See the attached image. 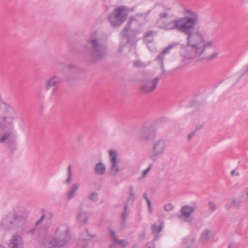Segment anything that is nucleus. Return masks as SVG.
Instances as JSON below:
<instances>
[{"label": "nucleus", "mask_w": 248, "mask_h": 248, "mask_svg": "<svg viewBox=\"0 0 248 248\" xmlns=\"http://www.w3.org/2000/svg\"><path fill=\"white\" fill-rule=\"evenodd\" d=\"M134 200H135L134 193L133 191L131 190L130 192V195H129V197L128 199L127 202L130 204L132 203L133 202Z\"/></svg>", "instance_id": "obj_33"}, {"label": "nucleus", "mask_w": 248, "mask_h": 248, "mask_svg": "<svg viewBox=\"0 0 248 248\" xmlns=\"http://www.w3.org/2000/svg\"><path fill=\"white\" fill-rule=\"evenodd\" d=\"M80 71V69L75 65L70 66V73L75 75Z\"/></svg>", "instance_id": "obj_30"}, {"label": "nucleus", "mask_w": 248, "mask_h": 248, "mask_svg": "<svg viewBox=\"0 0 248 248\" xmlns=\"http://www.w3.org/2000/svg\"><path fill=\"white\" fill-rule=\"evenodd\" d=\"M248 196V190H245L243 191L241 197L245 198Z\"/></svg>", "instance_id": "obj_37"}, {"label": "nucleus", "mask_w": 248, "mask_h": 248, "mask_svg": "<svg viewBox=\"0 0 248 248\" xmlns=\"http://www.w3.org/2000/svg\"><path fill=\"white\" fill-rule=\"evenodd\" d=\"M67 174L72 175V166L69 165L67 168Z\"/></svg>", "instance_id": "obj_39"}, {"label": "nucleus", "mask_w": 248, "mask_h": 248, "mask_svg": "<svg viewBox=\"0 0 248 248\" xmlns=\"http://www.w3.org/2000/svg\"><path fill=\"white\" fill-rule=\"evenodd\" d=\"M135 47L133 46L131 49V51L132 52H133L134 55H135L136 56H138V53L136 52H135Z\"/></svg>", "instance_id": "obj_42"}, {"label": "nucleus", "mask_w": 248, "mask_h": 248, "mask_svg": "<svg viewBox=\"0 0 248 248\" xmlns=\"http://www.w3.org/2000/svg\"><path fill=\"white\" fill-rule=\"evenodd\" d=\"M71 238V232L66 224L59 225L55 231V236L46 233L42 238L40 244L43 248H62L67 245Z\"/></svg>", "instance_id": "obj_3"}, {"label": "nucleus", "mask_w": 248, "mask_h": 248, "mask_svg": "<svg viewBox=\"0 0 248 248\" xmlns=\"http://www.w3.org/2000/svg\"><path fill=\"white\" fill-rule=\"evenodd\" d=\"M235 173V170H232V171H231V175H232V176L234 175Z\"/></svg>", "instance_id": "obj_44"}, {"label": "nucleus", "mask_w": 248, "mask_h": 248, "mask_svg": "<svg viewBox=\"0 0 248 248\" xmlns=\"http://www.w3.org/2000/svg\"><path fill=\"white\" fill-rule=\"evenodd\" d=\"M171 9L167 8L161 12L156 20V26L165 30H176L186 35V45L184 49V59L181 65L184 66L189 63L188 60L197 59L202 56L206 48L211 47L214 44L213 40L206 41L203 34L200 31H194L196 25L199 22L197 13L188 10L187 16L174 20L172 18Z\"/></svg>", "instance_id": "obj_1"}, {"label": "nucleus", "mask_w": 248, "mask_h": 248, "mask_svg": "<svg viewBox=\"0 0 248 248\" xmlns=\"http://www.w3.org/2000/svg\"><path fill=\"white\" fill-rule=\"evenodd\" d=\"M172 45H170L168 47L164 49L156 57V60L158 61L161 69L162 73H165V69L163 64V60L165 54L169 53L170 50L172 48Z\"/></svg>", "instance_id": "obj_19"}, {"label": "nucleus", "mask_w": 248, "mask_h": 248, "mask_svg": "<svg viewBox=\"0 0 248 248\" xmlns=\"http://www.w3.org/2000/svg\"><path fill=\"white\" fill-rule=\"evenodd\" d=\"M94 237H95L94 235L90 234L88 231H85L82 232L80 236V241L86 243Z\"/></svg>", "instance_id": "obj_25"}, {"label": "nucleus", "mask_w": 248, "mask_h": 248, "mask_svg": "<svg viewBox=\"0 0 248 248\" xmlns=\"http://www.w3.org/2000/svg\"><path fill=\"white\" fill-rule=\"evenodd\" d=\"M106 165L102 162H99L94 165V171L96 175H104L106 174Z\"/></svg>", "instance_id": "obj_21"}, {"label": "nucleus", "mask_w": 248, "mask_h": 248, "mask_svg": "<svg viewBox=\"0 0 248 248\" xmlns=\"http://www.w3.org/2000/svg\"><path fill=\"white\" fill-rule=\"evenodd\" d=\"M195 210V208L189 205L183 206L181 209V215L178 217L181 219H183L185 222L191 223L193 218L191 217V215L193 214Z\"/></svg>", "instance_id": "obj_13"}, {"label": "nucleus", "mask_w": 248, "mask_h": 248, "mask_svg": "<svg viewBox=\"0 0 248 248\" xmlns=\"http://www.w3.org/2000/svg\"><path fill=\"white\" fill-rule=\"evenodd\" d=\"M125 45H124L123 46H121L120 47L119 50L121 51L122 50V48Z\"/></svg>", "instance_id": "obj_46"}, {"label": "nucleus", "mask_w": 248, "mask_h": 248, "mask_svg": "<svg viewBox=\"0 0 248 248\" xmlns=\"http://www.w3.org/2000/svg\"><path fill=\"white\" fill-rule=\"evenodd\" d=\"M174 208V206L170 203H168L164 205V209L167 211L169 212L172 210Z\"/></svg>", "instance_id": "obj_34"}, {"label": "nucleus", "mask_w": 248, "mask_h": 248, "mask_svg": "<svg viewBox=\"0 0 248 248\" xmlns=\"http://www.w3.org/2000/svg\"><path fill=\"white\" fill-rule=\"evenodd\" d=\"M72 175L67 174V177L64 181V183L65 184H69L71 182V179H72Z\"/></svg>", "instance_id": "obj_36"}, {"label": "nucleus", "mask_w": 248, "mask_h": 248, "mask_svg": "<svg viewBox=\"0 0 248 248\" xmlns=\"http://www.w3.org/2000/svg\"><path fill=\"white\" fill-rule=\"evenodd\" d=\"M0 143H5L9 148L13 149L16 145V139L12 132H5L0 134Z\"/></svg>", "instance_id": "obj_12"}, {"label": "nucleus", "mask_w": 248, "mask_h": 248, "mask_svg": "<svg viewBox=\"0 0 248 248\" xmlns=\"http://www.w3.org/2000/svg\"><path fill=\"white\" fill-rule=\"evenodd\" d=\"M218 55V53L217 51L213 52L212 53H211L209 56H207V57H202V60H204L207 59V60H211L214 59L216 58Z\"/></svg>", "instance_id": "obj_29"}, {"label": "nucleus", "mask_w": 248, "mask_h": 248, "mask_svg": "<svg viewBox=\"0 0 248 248\" xmlns=\"http://www.w3.org/2000/svg\"><path fill=\"white\" fill-rule=\"evenodd\" d=\"M156 136V130L152 126L143 127L140 131V141L147 142Z\"/></svg>", "instance_id": "obj_11"}, {"label": "nucleus", "mask_w": 248, "mask_h": 248, "mask_svg": "<svg viewBox=\"0 0 248 248\" xmlns=\"http://www.w3.org/2000/svg\"><path fill=\"white\" fill-rule=\"evenodd\" d=\"M108 39L106 34L96 30L92 32L82 46L88 56L93 61H99L107 54L106 42Z\"/></svg>", "instance_id": "obj_2"}, {"label": "nucleus", "mask_w": 248, "mask_h": 248, "mask_svg": "<svg viewBox=\"0 0 248 248\" xmlns=\"http://www.w3.org/2000/svg\"><path fill=\"white\" fill-rule=\"evenodd\" d=\"M166 146V141L165 140L159 139L155 141L150 155V158L154 161L155 160L158 155L163 154L165 152Z\"/></svg>", "instance_id": "obj_10"}, {"label": "nucleus", "mask_w": 248, "mask_h": 248, "mask_svg": "<svg viewBox=\"0 0 248 248\" xmlns=\"http://www.w3.org/2000/svg\"><path fill=\"white\" fill-rule=\"evenodd\" d=\"M160 79V78L157 77L153 78L143 80L140 84V91L145 93H153L156 90Z\"/></svg>", "instance_id": "obj_8"}, {"label": "nucleus", "mask_w": 248, "mask_h": 248, "mask_svg": "<svg viewBox=\"0 0 248 248\" xmlns=\"http://www.w3.org/2000/svg\"><path fill=\"white\" fill-rule=\"evenodd\" d=\"M45 217V215H43L40 217V218L39 219V220L37 221V222H36V224H39L40 223H41L43 220L44 219Z\"/></svg>", "instance_id": "obj_38"}, {"label": "nucleus", "mask_w": 248, "mask_h": 248, "mask_svg": "<svg viewBox=\"0 0 248 248\" xmlns=\"http://www.w3.org/2000/svg\"><path fill=\"white\" fill-rule=\"evenodd\" d=\"M211 229H205L202 233L200 236V241L202 243H207L213 238Z\"/></svg>", "instance_id": "obj_22"}, {"label": "nucleus", "mask_w": 248, "mask_h": 248, "mask_svg": "<svg viewBox=\"0 0 248 248\" xmlns=\"http://www.w3.org/2000/svg\"><path fill=\"white\" fill-rule=\"evenodd\" d=\"M114 247L113 245H111L110 246V248H113Z\"/></svg>", "instance_id": "obj_48"}, {"label": "nucleus", "mask_w": 248, "mask_h": 248, "mask_svg": "<svg viewBox=\"0 0 248 248\" xmlns=\"http://www.w3.org/2000/svg\"><path fill=\"white\" fill-rule=\"evenodd\" d=\"M131 248H138V246H133Z\"/></svg>", "instance_id": "obj_47"}, {"label": "nucleus", "mask_w": 248, "mask_h": 248, "mask_svg": "<svg viewBox=\"0 0 248 248\" xmlns=\"http://www.w3.org/2000/svg\"><path fill=\"white\" fill-rule=\"evenodd\" d=\"M195 239V238L193 235L186 236L182 240L179 248H192Z\"/></svg>", "instance_id": "obj_20"}, {"label": "nucleus", "mask_w": 248, "mask_h": 248, "mask_svg": "<svg viewBox=\"0 0 248 248\" xmlns=\"http://www.w3.org/2000/svg\"><path fill=\"white\" fill-rule=\"evenodd\" d=\"M89 199L93 202H96L99 200V194L97 192H93L89 195Z\"/></svg>", "instance_id": "obj_28"}, {"label": "nucleus", "mask_w": 248, "mask_h": 248, "mask_svg": "<svg viewBox=\"0 0 248 248\" xmlns=\"http://www.w3.org/2000/svg\"><path fill=\"white\" fill-rule=\"evenodd\" d=\"M147 247V248H155L154 245L152 243H149Z\"/></svg>", "instance_id": "obj_43"}, {"label": "nucleus", "mask_w": 248, "mask_h": 248, "mask_svg": "<svg viewBox=\"0 0 248 248\" xmlns=\"http://www.w3.org/2000/svg\"><path fill=\"white\" fill-rule=\"evenodd\" d=\"M27 217L26 212L20 211L15 214L14 217L12 216L6 217L2 220L0 225L2 228L7 230L14 229L19 226L20 232H22L24 230L23 226L26 222Z\"/></svg>", "instance_id": "obj_4"}, {"label": "nucleus", "mask_w": 248, "mask_h": 248, "mask_svg": "<svg viewBox=\"0 0 248 248\" xmlns=\"http://www.w3.org/2000/svg\"><path fill=\"white\" fill-rule=\"evenodd\" d=\"M110 234L112 236L113 240L115 241V238H117V237L116 236L114 232L113 231L111 230L110 231Z\"/></svg>", "instance_id": "obj_41"}, {"label": "nucleus", "mask_w": 248, "mask_h": 248, "mask_svg": "<svg viewBox=\"0 0 248 248\" xmlns=\"http://www.w3.org/2000/svg\"><path fill=\"white\" fill-rule=\"evenodd\" d=\"M151 167H152V165L151 164L148 166V167L146 170H144L143 171L142 174V176L143 178H144L146 176L147 174L150 170Z\"/></svg>", "instance_id": "obj_35"}, {"label": "nucleus", "mask_w": 248, "mask_h": 248, "mask_svg": "<svg viewBox=\"0 0 248 248\" xmlns=\"http://www.w3.org/2000/svg\"><path fill=\"white\" fill-rule=\"evenodd\" d=\"M228 248H231V246L229 245Z\"/></svg>", "instance_id": "obj_49"}, {"label": "nucleus", "mask_w": 248, "mask_h": 248, "mask_svg": "<svg viewBox=\"0 0 248 248\" xmlns=\"http://www.w3.org/2000/svg\"><path fill=\"white\" fill-rule=\"evenodd\" d=\"M117 244L121 246L122 248H125L129 244L128 242L126 240L119 239L117 238H115L114 241Z\"/></svg>", "instance_id": "obj_27"}, {"label": "nucleus", "mask_w": 248, "mask_h": 248, "mask_svg": "<svg viewBox=\"0 0 248 248\" xmlns=\"http://www.w3.org/2000/svg\"><path fill=\"white\" fill-rule=\"evenodd\" d=\"M76 221L81 225H85L88 224L89 217L88 213L85 211H79L76 217Z\"/></svg>", "instance_id": "obj_18"}, {"label": "nucleus", "mask_w": 248, "mask_h": 248, "mask_svg": "<svg viewBox=\"0 0 248 248\" xmlns=\"http://www.w3.org/2000/svg\"><path fill=\"white\" fill-rule=\"evenodd\" d=\"M208 205L211 212H214L217 209V206L216 204L213 202H209Z\"/></svg>", "instance_id": "obj_32"}, {"label": "nucleus", "mask_w": 248, "mask_h": 248, "mask_svg": "<svg viewBox=\"0 0 248 248\" xmlns=\"http://www.w3.org/2000/svg\"><path fill=\"white\" fill-rule=\"evenodd\" d=\"M241 201L239 199H231L226 205V208L229 210L232 207L238 208L241 205Z\"/></svg>", "instance_id": "obj_24"}, {"label": "nucleus", "mask_w": 248, "mask_h": 248, "mask_svg": "<svg viewBox=\"0 0 248 248\" xmlns=\"http://www.w3.org/2000/svg\"><path fill=\"white\" fill-rule=\"evenodd\" d=\"M154 34H155V32L151 31H148L145 33L143 38L144 43L152 51H154L155 49L153 42Z\"/></svg>", "instance_id": "obj_16"}, {"label": "nucleus", "mask_w": 248, "mask_h": 248, "mask_svg": "<svg viewBox=\"0 0 248 248\" xmlns=\"http://www.w3.org/2000/svg\"><path fill=\"white\" fill-rule=\"evenodd\" d=\"M164 227V223L161 222L159 225L156 224H154L152 226V230L153 233L155 235V238L154 240H156L160 237V232L162 231L163 228Z\"/></svg>", "instance_id": "obj_23"}, {"label": "nucleus", "mask_w": 248, "mask_h": 248, "mask_svg": "<svg viewBox=\"0 0 248 248\" xmlns=\"http://www.w3.org/2000/svg\"><path fill=\"white\" fill-rule=\"evenodd\" d=\"M108 156L110 164L109 174L110 176H115L122 170L119 164L120 159L119 158L118 152L114 149H110L108 151Z\"/></svg>", "instance_id": "obj_7"}, {"label": "nucleus", "mask_w": 248, "mask_h": 248, "mask_svg": "<svg viewBox=\"0 0 248 248\" xmlns=\"http://www.w3.org/2000/svg\"><path fill=\"white\" fill-rule=\"evenodd\" d=\"M79 186L80 184L78 182L74 183L71 185L69 187L66 194L67 200H71L76 196L79 188Z\"/></svg>", "instance_id": "obj_17"}, {"label": "nucleus", "mask_w": 248, "mask_h": 248, "mask_svg": "<svg viewBox=\"0 0 248 248\" xmlns=\"http://www.w3.org/2000/svg\"><path fill=\"white\" fill-rule=\"evenodd\" d=\"M48 217H49V218H51L53 217V214H52V213H49V214H48Z\"/></svg>", "instance_id": "obj_45"}, {"label": "nucleus", "mask_w": 248, "mask_h": 248, "mask_svg": "<svg viewBox=\"0 0 248 248\" xmlns=\"http://www.w3.org/2000/svg\"><path fill=\"white\" fill-rule=\"evenodd\" d=\"M239 175V173H236V175Z\"/></svg>", "instance_id": "obj_50"}, {"label": "nucleus", "mask_w": 248, "mask_h": 248, "mask_svg": "<svg viewBox=\"0 0 248 248\" xmlns=\"http://www.w3.org/2000/svg\"><path fill=\"white\" fill-rule=\"evenodd\" d=\"M128 10L127 7L120 6L114 9L108 16V21L113 28L119 27L128 17Z\"/></svg>", "instance_id": "obj_5"}, {"label": "nucleus", "mask_w": 248, "mask_h": 248, "mask_svg": "<svg viewBox=\"0 0 248 248\" xmlns=\"http://www.w3.org/2000/svg\"><path fill=\"white\" fill-rule=\"evenodd\" d=\"M62 82V78L58 75H54L48 79H47L45 83V89L46 91H49L50 88L52 93H55L58 90V86Z\"/></svg>", "instance_id": "obj_9"}, {"label": "nucleus", "mask_w": 248, "mask_h": 248, "mask_svg": "<svg viewBox=\"0 0 248 248\" xmlns=\"http://www.w3.org/2000/svg\"><path fill=\"white\" fill-rule=\"evenodd\" d=\"M143 197L147 201L148 206L149 210L150 213H151L152 212V208H151V202L150 200L148 199V198L147 197V194L146 193H144L143 194Z\"/></svg>", "instance_id": "obj_31"}, {"label": "nucleus", "mask_w": 248, "mask_h": 248, "mask_svg": "<svg viewBox=\"0 0 248 248\" xmlns=\"http://www.w3.org/2000/svg\"><path fill=\"white\" fill-rule=\"evenodd\" d=\"M129 27L124 29L122 33L123 35L128 36L129 37H131L135 35L137 33V31H135L133 29L135 25L139 26V22L138 20H136L133 17H130L129 22Z\"/></svg>", "instance_id": "obj_14"}, {"label": "nucleus", "mask_w": 248, "mask_h": 248, "mask_svg": "<svg viewBox=\"0 0 248 248\" xmlns=\"http://www.w3.org/2000/svg\"><path fill=\"white\" fill-rule=\"evenodd\" d=\"M14 112V109L5 102L0 103V114L2 115L1 124L5 127L11 125L14 120V117L11 114Z\"/></svg>", "instance_id": "obj_6"}, {"label": "nucleus", "mask_w": 248, "mask_h": 248, "mask_svg": "<svg viewBox=\"0 0 248 248\" xmlns=\"http://www.w3.org/2000/svg\"><path fill=\"white\" fill-rule=\"evenodd\" d=\"M127 206L125 205L124 206V211L122 214V223H121V227L124 228L125 227L126 222V219L127 217Z\"/></svg>", "instance_id": "obj_26"}, {"label": "nucleus", "mask_w": 248, "mask_h": 248, "mask_svg": "<svg viewBox=\"0 0 248 248\" xmlns=\"http://www.w3.org/2000/svg\"><path fill=\"white\" fill-rule=\"evenodd\" d=\"M9 248H23L24 243L20 234H15L11 239L8 245Z\"/></svg>", "instance_id": "obj_15"}, {"label": "nucleus", "mask_w": 248, "mask_h": 248, "mask_svg": "<svg viewBox=\"0 0 248 248\" xmlns=\"http://www.w3.org/2000/svg\"><path fill=\"white\" fill-rule=\"evenodd\" d=\"M134 67H139L140 66V62L138 61H135L133 62Z\"/></svg>", "instance_id": "obj_40"}]
</instances>
